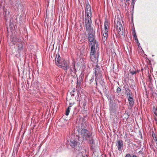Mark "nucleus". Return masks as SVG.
I'll list each match as a JSON object with an SVG mask.
<instances>
[{
    "label": "nucleus",
    "mask_w": 157,
    "mask_h": 157,
    "mask_svg": "<svg viewBox=\"0 0 157 157\" xmlns=\"http://www.w3.org/2000/svg\"><path fill=\"white\" fill-rule=\"evenodd\" d=\"M154 140L156 141H157V136L156 137H155V138L154 139Z\"/></svg>",
    "instance_id": "obj_27"
},
{
    "label": "nucleus",
    "mask_w": 157,
    "mask_h": 157,
    "mask_svg": "<svg viewBox=\"0 0 157 157\" xmlns=\"http://www.w3.org/2000/svg\"><path fill=\"white\" fill-rule=\"evenodd\" d=\"M152 136L153 137V138L154 139V138H155V137H156L157 136H155V134L154 133V132H152Z\"/></svg>",
    "instance_id": "obj_23"
},
{
    "label": "nucleus",
    "mask_w": 157,
    "mask_h": 157,
    "mask_svg": "<svg viewBox=\"0 0 157 157\" xmlns=\"http://www.w3.org/2000/svg\"><path fill=\"white\" fill-rule=\"evenodd\" d=\"M132 33V36L133 37H136V35L135 32V31H133Z\"/></svg>",
    "instance_id": "obj_19"
},
{
    "label": "nucleus",
    "mask_w": 157,
    "mask_h": 157,
    "mask_svg": "<svg viewBox=\"0 0 157 157\" xmlns=\"http://www.w3.org/2000/svg\"><path fill=\"white\" fill-rule=\"evenodd\" d=\"M21 48L22 49V47H21Z\"/></svg>",
    "instance_id": "obj_33"
},
{
    "label": "nucleus",
    "mask_w": 157,
    "mask_h": 157,
    "mask_svg": "<svg viewBox=\"0 0 157 157\" xmlns=\"http://www.w3.org/2000/svg\"><path fill=\"white\" fill-rule=\"evenodd\" d=\"M109 22L105 20V21L104 25V32L103 35V39L104 40H105L108 35V27H109Z\"/></svg>",
    "instance_id": "obj_4"
},
{
    "label": "nucleus",
    "mask_w": 157,
    "mask_h": 157,
    "mask_svg": "<svg viewBox=\"0 0 157 157\" xmlns=\"http://www.w3.org/2000/svg\"><path fill=\"white\" fill-rule=\"evenodd\" d=\"M116 144L118 150L120 151H121L124 147V144L123 141L121 140H117L116 142Z\"/></svg>",
    "instance_id": "obj_9"
},
{
    "label": "nucleus",
    "mask_w": 157,
    "mask_h": 157,
    "mask_svg": "<svg viewBox=\"0 0 157 157\" xmlns=\"http://www.w3.org/2000/svg\"><path fill=\"white\" fill-rule=\"evenodd\" d=\"M71 106H69L68 107V108L66 109V113H65V115L66 116H68L69 112L70 111L71 108Z\"/></svg>",
    "instance_id": "obj_16"
},
{
    "label": "nucleus",
    "mask_w": 157,
    "mask_h": 157,
    "mask_svg": "<svg viewBox=\"0 0 157 157\" xmlns=\"http://www.w3.org/2000/svg\"><path fill=\"white\" fill-rule=\"evenodd\" d=\"M60 67L62 68L65 71L66 73L67 72V70L69 69V65L67 60L63 59L62 62L61 63Z\"/></svg>",
    "instance_id": "obj_8"
},
{
    "label": "nucleus",
    "mask_w": 157,
    "mask_h": 157,
    "mask_svg": "<svg viewBox=\"0 0 157 157\" xmlns=\"http://www.w3.org/2000/svg\"><path fill=\"white\" fill-rule=\"evenodd\" d=\"M116 29L119 35H123V29L122 25L121 23L119 21H117L116 25Z\"/></svg>",
    "instance_id": "obj_7"
},
{
    "label": "nucleus",
    "mask_w": 157,
    "mask_h": 157,
    "mask_svg": "<svg viewBox=\"0 0 157 157\" xmlns=\"http://www.w3.org/2000/svg\"><path fill=\"white\" fill-rule=\"evenodd\" d=\"M125 141L126 142H127V143H130V140L129 139H128V138H127L125 140Z\"/></svg>",
    "instance_id": "obj_21"
},
{
    "label": "nucleus",
    "mask_w": 157,
    "mask_h": 157,
    "mask_svg": "<svg viewBox=\"0 0 157 157\" xmlns=\"http://www.w3.org/2000/svg\"><path fill=\"white\" fill-rule=\"evenodd\" d=\"M131 74L132 75H133L134 74H135L136 73V72L135 71H131L130 72Z\"/></svg>",
    "instance_id": "obj_24"
},
{
    "label": "nucleus",
    "mask_w": 157,
    "mask_h": 157,
    "mask_svg": "<svg viewBox=\"0 0 157 157\" xmlns=\"http://www.w3.org/2000/svg\"><path fill=\"white\" fill-rule=\"evenodd\" d=\"M153 112L155 115L157 116V109L154 107L152 109Z\"/></svg>",
    "instance_id": "obj_17"
},
{
    "label": "nucleus",
    "mask_w": 157,
    "mask_h": 157,
    "mask_svg": "<svg viewBox=\"0 0 157 157\" xmlns=\"http://www.w3.org/2000/svg\"><path fill=\"white\" fill-rule=\"evenodd\" d=\"M140 152H141V151H139V153H140Z\"/></svg>",
    "instance_id": "obj_32"
},
{
    "label": "nucleus",
    "mask_w": 157,
    "mask_h": 157,
    "mask_svg": "<svg viewBox=\"0 0 157 157\" xmlns=\"http://www.w3.org/2000/svg\"><path fill=\"white\" fill-rule=\"evenodd\" d=\"M110 113L111 115L114 114V113L116 112V109L115 107L112 106H111L110 108Z\"/></svg>",
    "instance_id": "obj_13"
},
{
    "label": "nucleus",
    "mask_w": 157,
    "mask_h": 157,
    "mask_svg": "<svg viewBox=\"0 0 157 157\" xmlns=\"http://www.w3.org/2000/svg\"><path fill=\"white\" fill-rule=\"evenodd\" d=\"M134 39L136 42H137V43L138 42V40L137 36L136 37H134Z\"/></svg>",
    "instance_id": "obj_25"
},
{
    "label": "nucleus",
    "mask_w": 157,
    "mask_h": 157,
    "mask_svg": "<svg viewBox=\"0 0 157 157\" xmlns=\"http://www.w3.org/2000/svg\"><path fill=\"white\" fill-rule=\"evenodd\" d=\"M90 47V57L91 60L93 62L98 61L99 56V45L98 44H96L92 45H89Z\"/></svg>",
    "instance_id": "obj_1"
},
{
    "label": "nucleus",
    "mask_w": 157,
    "mask_h": 157,
    "mask_svg": "<svg viewBox=\"0 0 157 157\" xmlns=\"http://www.w3.org/2000/svg\"><path fill=\"white\" fill-rule=\"evenodd\" d=\"M92 15L91 9H85V18H91Z\"/></svg>",
    "instance_id": "obj_12"
},
{
    "label": "nucleus",
    "mask_w": 157,
    "mask_h": 157,
    "mask_svg": "<svg viewBox=\"0 0 157 157\" xmlns=\"http://www.w3.org/2000/svg\"><path fill=\"white\" fill-rule=\"evenodd\" d=\"M128 94L130 95H131V94H130V93H129ZM128 95V94H127V95Z\"/></svg>",
    "instance_id": "obj_31"
},
{
    "label": "nucleus",
    "mask_w": 157,
    "mask_h": 157,
    "mask_svg": "<svg viewBox=\"0 0 157 157\" xmlns=\"http://www.w3.org/2000/svg\"><path fill=\"white\" fill-rule=\"evenodd\" d=\"M71 96L72 97H73L74 96V94H72L71 95Z\"/></svg>",
    "instance_id": "obj_29"
},
{
    "label": "nucleus",
    "mask_w": 157,
    "mask_h": 157,
    "mask_svg": "<svg viewBox=\"0 0 157 157\" xmlns=\"http://www.w3.org/2000/svg\"><path fill=\"white\" fill-rule=\"evenodd\" d=\"M125 157H132H132L131 155L129 153H128L126 154Z\"/></svg>",
    "instance_id": "obj_20"
},
{
    "label": "nucleus",
    "mask_w": 157,
    "mask_h": 157,
    "mask_svg": "<svg viewBox=\"0 0 157 157\" xmlns=\"http://www.w3.org/2000/svg\"><path fill=\"white\" fill-rule=\"evenodd\" d=\"M88 35L89 45L95 44H98V42L96 41L95 37L93 34L90 33H89Z\"/></svg>",
    "instance_id": "obj_6"
},
{
    "label": "nucleus",
    "mask_w": 157,
    "mask_h": 157,
    "mask_svg": "<svg viewBox=\"0 0 157 157\" xmlns=\"http://www.w3.org/2000/svg\"><path fill=\"white\" fill-rule=\"evenodd\" d=\"M75 64L74 63L72 66V67H71L70 69V72L75 73L76 72V70L75 68Z\"/></svg>",
    "instance_id": "obj_14"
},
{
    "label": "nucleus",
    "mask_w": 157,
    "mask_h": 157,
    "mask_svg": "<svg viewBox=\"0 0 157 157\" xmlns=\"http://www.w3.org/2000/svg\"><path fill=\"white\" fill-rule=\"evenodd\" d=\"M69 144L72 147L75 148L76 150L79 151L80 149L79 143L76 140H71Z\"/></svg>",
    "instance_id": "obj_5"
},
{
    "label": "nucleus",
    "mask_w": 157,
    "mask_h": 157,
    "mask_svg": "<svg viewBox=\"0 0 157 157\" xmlns=\"http://www.w3.org/2000/svg\"><path fill=\"white\" fill-rule=\"evenodd\" d=\"M135 0H132V5H134V3H135Z\"/></svg>",
    "instance_id": "obj_26"
},
{
    "label": "nucleus",
    "mask_w": 157,
    "mask_h": 157,
    "mask_svg": "<svg viewBox=\"0 0 157 157\" xmlns=\"http://www.w3.org/2000/svg\"><path fill=\"white\" fill-rule=\"evenodd\" d=\"M80 134L82 138L84 140L90 141L92 139L91 134L87 129H82L81 131Z\"/></svg>",
    "instance_id": "obj_2"
},
{
    "label": "nucleus",
    "mask_w": 157,
    "mask_h": 157,
    "mask_svg": "<svg viewBox=\"0 0 157 157\" xmlns=\"http://www.w3.org/2000/svg\"><path fill=\"white\" fill-rule=\"evenodd\" d=\"M121 91V89L120 87H118L117 89V92L119 93Z\"/></svg>",
    "instance_id": "obj_22"
},
{
    "label": "nucleus",
    "mask_w": 157,
    "mask_h": 157,
    "mask_svg": "<svg viewBox=\"0 0 157 157\" xmlns=\"http://www.w3.org/2000/svg\"><path fill=\"white\" fill-rule=\"evenodd\" d=\"M132 157H137V156L135 155H132Z\"/></svg>",
    "instance_id": "obj_28"
},
{
    "label": "nucleus",
    "mask_w": 157,
    "mask_h": 157,
    "mask_svg": "<svg viewBox=\"0 0 157 157\" xmlns=\"http://www.w3.org/2000/svg\"><path fill=\"white\" fill-rule=\"evenodd\" d=\"M63 59H61L60 57L59 54H57L56 56L55 59V63L59 67H60L61 63L62 62Z\"/></svg>",
    "instance_id": "obj_10"
},
{
    "label": "nucleus",
    "mask_w": 157,
    "mask_h": 157,
    "mask_svg": "<svg viewBox=\"0 0 157 157\" xmlns=\"http://www.w3.org/2000/svg\"><path fill=\"white\" fill-rule=\"evenodd\" d=\"M92 21L91 18H85V25L86 30L89 33L91 32L93 30V27L91 26Z\"/></svg>",
    "instance_id": "obj_3"
},
{
    "label": "nucleus",
    "mask_w": 157,
    "mask_h": 157,
    "mask_svg": "<svg viewBox=\"0 0 157 157\" xmlns=\"http://www.w3.org/2000/svg\"><path fill=\"white\" fill-rule=\"evenodd\" d=\"M128 100L129 104L128 108L129 109H131L132 108L134 103L133 98L130 96H129L128 97Z\"/></svg>",
    "instance_id": "obj_11"
},
{
    "label": "nucleus",
    "mask_w": 157,
    "mask_h": 157,
    "mask_svg": "<svg viewBox=\"0 0 157 157\" xmlns=\"http://www.w3.org/2000/svg\"><path fill=\"white\" fill-rule=\"evenodd\" d=\"M129 0H125L126 2L128 1Z\"/></svg>",
    "instance_id": "obj_30"
},
{
    "label": "nucleus",
    "mask_w": 157,
    "mask_h": 157,
    "mask_svg": "<svg viewBox=\"0 0 157 157\" xmlns=\"http://www.w3.org/2000/svg\"><path fill=\"white\" fill-rule=\"evenodd\" d=\"M91 9V7L89 4H88L86 5L85 9Z\"/></svg>",
    "instance_id": "obj_18"
},
{
    "label": "nucleus",
    "mask_w": 157,
    "mask_h": 157,
    "mask_svg": "<svg viewBox=\"0 0 157 157\" xmlns=\"http://www.w3.org/2000/svg\"><path fill=\"white\" fill-rule=\"evenodd\" d=\"M87 126V124L85 121H83L82 123L81 128L82 129H84Z\"/></svg>",
    "instance_id": "obj_15"
}]
</instances>
